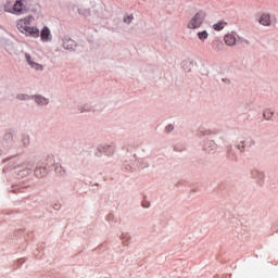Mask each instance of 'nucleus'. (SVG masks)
Returning a JSON list of instances; mask_svg holds the SVG:
<instances>
[{"label":"nucleus","mask_w":278,"mask_h":278,"mask_svg":"<svg viewBox=\"0 0 278 278\" xmlns=\"http://www.w3.org/2000/svg\"><path fill=\"white\" fill-rule=\"evenodd\" d=\"M17 99L25 101L28 99V97L26 94H20V96H17Z\"/></svg>","instance_id":"obj_15"},{"label":"nucleus","mask_w":278,"mask_h":278,"mask_svg":"<svg viewBox=\"0 0 278 278\" xmlns=\"http://www.w3.org/2000/svg\"><path fill=\"white\" fill-rule=\"evenodd\" d=\"M243 149V147H239V150Z\"/></svg>","instance_id":"obj_18"},{"label":"nucleus","mask_w":278,"mask_h":278,"mask_svg":"<svg viewBox=\"0 0 278 278\" xmlns=\"http://www.w3.org/2000/svg\"><path fill=\"white\" fill-rule=\"evenodd\" d=\"M210 37V34L207 33V30H202L198 33V39H200V41L205 42V40H207V38Z\"/></svg>","instance_id":"obj_10"},{"label":"nucleus","mask_w":278,"mask_h":278,"mask_svg":"<svg viewBox=\"0 0 278 278\" xmlns=\"http://www.w3.org/2000/svg\"><path fill=\"white\" fill-rule=\"evenodd\" d=\"M142 207H144V208L150 207V204L142 203Z\"/></svg>","instance_id":"obj_17"},{"label":"nucleus","mask_w":278,"mask_h":278,"mask_svg":"<svg viewBox=\"0 0 278 278\" xmlns=\"http://www.w3.org/2000/svg\"><path fill=\"white\" fill-rule=\"evenodd\" d=\"M35 102H37L39 105H47L48 103L47 99L40 96L35 97Z\"/></svg>","instance_id":"obj_12"},{"label":"nucleus","mask_w":278,"mask_h":278,"mask_svg":"<svg viewBox=\"0 0 278 278\" xmlns=\"http://www.w3.org/2000/svg\"><path fill=\"white\" fill-rule=\"evenodd\" d=\"M174 130V126H172V125H168V126H166V128H165V131L166 132H170V131H173Z\"/></svg>","instance_id":"obj_16"},{"label":"nucleus","mask_w":278,"mask_h":278,"mask_svg":"<svg viewBox=\"0 0 278 278\" xmlns=\"http://www.w3.org/2000/svg\"><path fill=\"white\" fill-rule=\"evenodd\" d=\"M35 17L31 15L17 20L15 27L17 31L22 33L23 35L29 38H37L39 37V29L35 26H29V23L34 22Z\"/></svg>","instance_id":"obj_1"},{"label":"nucleus","mask_w":278,"mask_h":278,"mask_svg":"<svg viewBox=\"0 0 278 278\" xmlns=\"http://www.w3.org/2000/svg\"><path fill=\"white\" fill-rule=\"evenodd\" d=\"M224 27H226V22H217V24L212 25V29H214V31H222Z\"/></svg>","instance_id":"obj_9"},{"label":"nucleus","mask_w":278,"mask_h":278,"mask_svg":"<svg viewBox=\"0 0 278 278\" xmlns=\"http://www.w3.org/2000/svg\"><path fill=\"white\" fill-rule=\"evenodd\" d=\"M46 175H47V169L46 168L39 167V168L35 169V176L37 178L45 177Z\"/></svg>","instance_id":"obj_11"},{"label":"nucleus","mask_w":278,"mask_h":278,"mask_svg":"<svg viewBox=\"0 0 278 278\" xmlns=\"http://www.w3.org/2000/svg\"><path fill=\"white\" fill-rule=\"evenodd\" d=\"M211 47H212V51L220 52L222 49H224V43L220 40L215 39L212 41Z\"/></svg>","instance_id":"obj_6"},{"label":"nucleus","mask_w":278,"mask_h":278,"mask_svg":"<svg viewBox=\"0 0 278 278\" xmlns=\"http://www.w3.org/2000/svg\"><path fill=\"white\" fill-rule=\"evenodd\" d=\"M37 38H41V42H49L51 41V31L48 27L41 28V31H39V36Z\"/></svg>","instance_id":"obj_4"},{"label":"nucleus","mask_w":278,"mask_h":278,"mask_svg":"<svg viewBox=\"0 0 278 278\" xmlns=\"http://www.w3.org/2000/svg\"><path fill=\"white\" fill-rule=\"evenodd\" d=\"M5 12L13 13L15 15H24L27 13V7L25 5V0H15L12 10H5Z\"/></svg>","instance_id":"obj_3"},{"label":"nucleus","mask_w":278,"mask_h":278,"mask_svg":"<svg viewBox=\"0 0 278 278\" xmlns=\"http://www.w3.org/2000/svg\"><path fill=\"white\" fill-rule=\"evenodd\" d=\"M257 23H260V25H263V26H269V15L268 14L260 15V17L257 18Z\"/></svg>","instance_id":"obj_8"},{"label":"nucleus","mask_w":278,"mask_h":278,"mask_svg":"<svg viewBox=\"0 0 278 278\" xmlns=\"http://www.w3.org/2000/svg\"><path fill=\"white\" fill-rule=\"evenodd\" d=\"M25 60H27V64L29 65L30 68H34L35 71H42L41 65H39L36 62H33L31 56H29V54H25Z\"/></svg>","instance_id":"obj_5"},{"label":"nucleus","mask_w":278,"mask_h":278,"mask_svg":"<svg viewBox=\"0 0 278 278\" xmlns=\"http://www.w3.org/2000/svg\"><path fill=\"white\" fill-rule=\"evenodd\" d=\"M205 12L198 11L193 17L188 22V29H198L202 26V22H205Z\"/></svg>","instance_id":"obj_2"},{"label":"nucleus","mask_w":278,"mask_h":278,"mask_svg":"<svg viewBox=\"0 0 278 278\" xmlns=\"http://www.w3.org/2000/svg\"><path fill=\"white\" fill-rule=\"evenodd\" d=\"M263 116L265 117V119L269 121V118H271V111L266 110V111L263 113Z\"/></svg>","instance_id":"obj_13"},{"label":"nucleus","mask_w":278,"mask_h":278,"mask_svg":"<svg viewBox=\"0 0 278 278\" xmlns=\"http://www.w3.org/2000/svg\"><path fill=\"white\" fill-rule=\"evenodd\" d=\"M224 43L229 47L236 46V37L233 35L224 36Z\"/></svg>","instance_id":"obj_7"},{"label":"nucleus","mask_w":278,"mask_h":278,"mask_svg":"<svg viewBox=\"0 0 278 278\" xmlns=\"http://www.w3.org/2000/svg\"><path fill=\"white\" fill-rule=\"evenodd\" d=\"M131 21H132L131 15H128V16L124 17V23H126V24H130Z\"/></svg>","instance_id":"obj_14"}]
</instances>
